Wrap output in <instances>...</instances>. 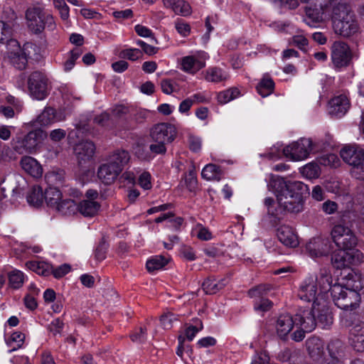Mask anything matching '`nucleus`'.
<instances>
[{
  "instance_id": "obj_1",
  "label": "nucleus",
  "mask_w": 364,
  "mask_h": 364,
  "mask_svg": "<svg viewBox=\"0 0 364 364\" xmlns=\"http://www.w3.org/2000/svg\"><path fill=\"white\" fill-rule=\"evenodd\" d=\"M364 285L360 273L350 270L342 279L341 283L332 285L331 296L334 304L344 311H353L359 307L360 295L359 291Z\"/></svg>"
},
{
  "instance_id": "obj_2",
  "label": "nucleus",
  "mask_w": 364,
  "mask_h": 364,
  "mask_svg": "<svg viewBox=\"0 0 364 364\" xmlns=\"http://www.w3.org/2000/svg\"><path fill=\"white\" fill-rule=\"evenodd\" d=\"M269 186L277 193L280 207L294 213L301 212L304 208L302 191L305 185L301 181H286L283 178L271 175Z\"/></svg>"
},
{
  "instance_id": "obj_3",
  "label": "nucleus",
  "mask_w": 364,
  "mask_h": 364,
  "mask_svg": "<svg viewBox=\"0 0 364 364\" xmlns=\"http://www.w3.org/2000/svg\"><path fill=\"white\" fill-rule=\"evenodd\" d=\"M332 278L327 269H321L316 276L310 275L300 284L298 290L299 298L306 302H312V306L317 305L327 300L326 294L331 292Z\"/></svg>"
},
{
  "instance_id": "obj_4",
  "label": "nucleus",
  "mask_w": 364,
  "mask_h": 364,
  "mask_svg": "<svg viewBox=\"0 0 364 364\" xmlns=\"http://www.w3.org/2000/svg\"><path fill=\"white\" fill-rule=\"evenodd\" d=\"M332 24L334 32L343 37L348 38L359 32V25L355 15L349 6L338 4L332 9Z\"/></svg>"
},
{
  "instance_id": "obj_5",
  "label": "nucleus",
  "mask_w": 364,
  "mask_h": 364,
  "mask_svg": "<svg viewBox=\"0 0 364 364\" xmlns=\"http://www.w3.org/2000/svg\"><path fill=\"white\" fill-rule=\"evenodd\" d=\"M340 155L351 166V176L364 181V149L357 144L346 145L341 150Z\"/></svg>"
},
{
  "instance_id": "obj_6",
  "label": "nucleus",
  "mask_w": 364,
  "mask_h": 364,
  "mask_svg": "<svg viewBox=\"0 0 364 364\" xmlns=\"http://www.w3.org/2000/svg\"><path fill=\"white\" fill-rule=\"evenodd\" d=\"M26 18L28 28L34 33H41L45 29L51 31L56 26L53 16L40 7L28 9L26 13Z\"/></svg>"
},
{
  "instance_id": "obj_7",
  "label": "nucleus",
  "mask_w": 364,
  "mask_h": 364,
  "mask_svg": "<svg viewBox=\"0 0 364 364\" xmlns=\"http://www.w3.org/2000/svg\"><path fill=\"white\" fill-rule=\"evenodd\" d=\"M294 317L296 323V330L291 333V338L293 341L299 342L304 338L306 333L314 330L317 325L314 306H312L311 309L296 314Z\"/></svg>"
},
{
  "instance_id": "obj_8",
  "label": "nucleus",
  "mask_w": 364,
  "mask_h": 364,
  "mask_svg": "<svg viewBox=\"0 0 364 364\" xmlns=\"http://www.w3.org/2000/svg\"><path fill=\"white\" fill-rule=\"evenodd\" d=\"M331 238L339 249H354L358 240L353 231L348 226L338 224L333 227L331 231Z\"/></svg>"
},
{
  "instance_id": "obj_9",
  "label": "nucleus",
  "mask_w": 364,
  "mask_h": 364,
  "mask_svg": "<svg viewBox=\"0 0 364 364\" xmlns=\"http://www.w3.org/2000/svg\"><path fill=\"white\" fill-rule=\"evenodd\" d=\"M46 134L41 129L30 132L23 138H17L14 141V149L20 154H33L43 141Z\"/></svg>"
},
{
  "instance_id": "obj_10",
  "label": "nucleus",
  "mask_w": 364,
  "mask_h": 364,
  "mask_svg": "<svg viewBox=\"0 0 364 364\" xmlns=\"http://www.w3.org/2000/svg\"><path fill=\"white\" fill-rule=\"evenodd\" d=\"M313 150L311 139L301 138L283 149L284 155L294 161H303L309 158Z\"/></svg>"
},
{
  "instance_id": "obj_11",
  "label": "nucleus",
  "mask_w": 364,
  "mask_h": 364,
  "mask_svg": "<svg viewBox=\"0 0 364 364\" xmlns=\"http://www.w3.org/2000/svg\"><path fill=\"white\" fill-rule=\"evenodd\" d=\"M343 324L349 328L348 341L353 348L358 352H364V322L359 320L351 321L346 316L343 319Z\"/></svg>"
},
{
  "instance_id": "obj_12",
  "label": "nucleus",
  "mask_w": 364,
  "mask_h": 364,
  "mask_svg": "<svg viewBox=\"0 0 364 364\" xmlns=\"http://www.w3.org/2000/svg\"><path fill=\"white\" fill-rule=\"evenodd\" d=\"M28 90L31 96L37 100H44L48 95V79L40 72L31 74L28 81Z\"/></svg>"
},
{
  "instance_id": "obj_13",
  "label": "nucleus",
  "mask_w": 364,
  "mask_h": 364,
  "mask_svg": "<svg viewBox=\"0 0 364 364\" xmlns=\"http://www.w3.org/2000/svg\"><path fill=\"white\" fill-rule=\"evenodd\" d=\"M364 258L363 254L358 250L340 249L332 256V262L338 269L360 263Z\"/></svg>"
},
{
  "instance_id": "obj_14",
  "label": "nucleus",
  "mask_w": 364,
  "mask_h": 364,
  "mask_svg": "<svg viewBox=\"0 0 364 364\" xmlns=\"http://www.w3.org/2000/svg\"><path fill=\"white\" fill-rule=\"evenodd\" d=\"M331 61L335 68L347 67L352 59V52L349 46L342 41H336L331 46Z\"/></svg>"
},
{
  "instance_id": "obj_15",
  "label": "nucleus",
  "mask_w": 364,
  "mask_h": 364,
  "mask_svg": "<svg viewBox=\"0 0 364 364\" xmlns=\"http://www.w3.org/2000/svg\"><path fill=\"white\" fill-rule=\"evenodd\" d=\"M332 2L316 4H310L305 9L306 18L305 21L310 26H314L315 23H320L331 17Z\"/></svg>"
},
{
  "instance_id": "obj_16",
  "label": "nucleus",
  "mask_w": 364,
  "mask_h": 364,
  "mask_svg": "<svg viewBox=\"0 0 364 364\" xmlns=\"http://www.w3.org/2000/svg\"><path fill=\"white\" fill-rule=\"evenodd\" d=\"M209 55L205 51H198L181 58V69L189 74H195L205 67Z\"/></svg>"
},
{
  "instance_id": "obj_17",
  "label": "nucleus",
  "mask_w": 364,
  "mask_h": 364,
  "mask_svg": "<svg viewBox=\"0 0 364 364\" xmlns=\"http://www.w3.org/2000/svg\"><path fill=\"white\" fill-rule=\"evenodd\" d=\"M5 42L7 43L6 58L17 69L22 70L25 68L27 59L22 52L19 43L12 38H9Z\"/></svg>"
},
{
  "instance_id": "obj_18",
  "label": "nucleus",
  "mask_w": 364,
  "mask_h": 364,
  "mask_svg": "<svg viewBox=\"0 0 364 364\" xmlns=\"http://www.w3.org/2000/svg\"><path fill=\"white\" fill-rule=\"evenodd\" d=\"M331 250V244L328 239L314 237L306 245V251L312 258L326 256Z\"/></svg>"
},
{
  "instance_id": "obj_19",
  "label": "nucleus",
  "mask_w": 364,
  "mask_h": 364,
  "mask_svg": "<svg viewBox=\"0 0 364 364\" xmlns=\"http://www.w3.org/2000/svg\"><path fill=\"white\" fill-rule=\"evenodd\" d=\"M269 289V285L261 284L249 290L248 294L254 299V308L256 311H267L272 306V302L264 297Z\"/></svg>"
},
{
  "instance_id": "obj_20",
  "label": "nucleus",
  "mask_w": 364,
  "mask_h": 364,
  "mask_svg": "<svg viewBox=\"0 0 364 364\" xmlns=\"http://www.w3.org/2000/svg\"><path fill=\"white\" fill-rule=\"evenodd\" d=\"M176 136V128L168 123L155 125L151 131V136L155 141L170 143Z\"/></svg>"
},
{
  "instance_id": "obj_21",
  "label": "nucleus",
  "mask_w": 364,
  "mask_h": 364,
  "mask_svg": "<svg viewBox=\"0 0 364 364\" xmlns=\"http://www.w3.org/2000/svg\"><path fill=\"white\" fill-rule=\"evenodd\" d=\"M277 237L279 242L287 247L295 248L299 244L297 233L291 226L288 225H281L278 227Z\"/></svg>"
},
{
  "instance_id": "obj_22",
  "label": "nucleus",
  "mask_w": 364,
  "mask_h": 364,
  "mask_svg": "<svg viewBox=\"0 0 364 364\" xmlns=\"http://www.w3.org/2000/svg\"><path fill=\"white\" fill-rule=\"evenodd\" d=\"M296 326L295 317L289 314L280 315L275 324L277 334L280 338L287 339L289 334L296 329Z\"/></svg>"
},
{
  "instance_id": "obj_23",
  "label": "nucleus",
  "mask_w": 364,
  "mask_h": 364,
  "mask_svg": "<svg viewBox=\"0 0 364 364\" xmlns=\"http://www.w3.org/2000/svg\"><path fill=\"white\" fill-rule=\"evenodd\" d=\"M121 172L119 166L112 165L106 161L99 167L97 176L105 184H111L117 179Z\"/></svg>"
},
{
  "instance_id": "obj_24",
  "label": "nucleus",
  "mask_w": 364,
  "mask_h": 364,
  "mask_svg": "<svg viewBox=\"0 0 364 364\" xmlns=\"http://www.w3.org/2000/svg\"><path fill=\"white\" fill-rule=\"evenodd\" d=\"M65 119V115L63 112H56L51 107H46L37 117L36 124L40 126H48L57 122L63 121Z\"/></svg>"
},
{
  "instance_id": "obj_25",
  "label": "nucleus",
  "mask_w": 364,
  "mask_h": 364,
  "mask_svg": "<svg viewBox=\"0 0 364 364\" xmlns=\"http://www.w3.org/2000/svg\"><path fill=\"white\" fill-rule=\"evenodd\" d=\"M314 314L317 324L322 328H327L333 323V316L329 309L327 300L323 301L317 305V308L314 306Z\"/></svg>"
},
{
  "instance_id": "obj_26",
  "label": "nucleus",
  "mask_w": 364,
  "mask_h": 364,
  "mask_svg": "<svg viewBox=\"0 0 364 364\" xmlns=\"http://www.w3.org/2000/svg\"><path fill=\"white\" fill-rule=\"evenodd\" d=\"M350 107V102L346 95H339L333 97L329 102L328 112L336 117H343Z\"/></svg>"
},
{
  "instance_id": "obj_27",
  "label": "nucleus",
  "mask_w": 364,
  "mask_h": 364,
  "mask_svg": "<svg viewBox=\"0 0 364 364\" xmlns=\"http://www.w3.org/2000/svg\"><path fill=\"white\" fill-rule=\"evenodd\" d=\"M203 78L208 82L219 83L229 79L228 73L218 66H210L201 73Z\"/></svg>"
},
{
  "instance_id": "obj_28",
  "label": "nucleus",
  "mask_w": 364,
  "mask_h": 364,
  "mask_svg": "<svg viewBox=\"0 0 364 364\" xmlns=\"http://www.w3.org/2000/svg\"><path fill=\"white\" fill-rule=\"evenodd\" d=\"M95 151V144L89 141L80 142L75 148V152L80 164L90 160L94 156Z\"/></svg>"
},
{
  "instance_id": "obj_29",
  "label": "nucleus",
  "mask_w": 364,
  "mask_h": 364,
  "mask_svg": "<svg viewBox=\"0 0 364 364\" xmlns=\"http://www.w3.org/2000/svg\"><path fill=\"white\" fill-rule=\"evenodd\" d=\"M21 168L25 172L34 178H39L43 174L41 165L31 156H23L20 161Z\"/></svg>"
},
{
  "instance_id": "obj_30",
  "label": "nucleus",
  "mask_w": 364,
  "mask_h": 364,
  "mask_svg": "<svg viewBox=\"0 0 364 364\" xmlns=\"http://www.w3.org/2000/svg\"><path fill=\"white\" fill-rule=\"evenodd\" d=\"M164 6L171 9L176 15L187 16L191 14V7L184 0H163Z\"/></svg>"
},
{
  "instance_id": "obj_31",
  "label": "nucleus",
  "mask_w": 364,
  "mask_h": 364,
  "mask_svg": "<svg viewBox=\"0 0 364 364\" xmlns=\"http://www.w3.org/2000/svg\"><path fill=\"white\" fill-rule=\"evenodd\" d=\"M100 204L89 199H85L77 204V212L85 218H92L97 215Z\"/></svg>"
},
{
  "instance_id": "obj_32",
  "label": "nucleus",
  "mask_w": 364,
  "mask_h": 364,
  "mask_svg": "<svg viewBox=\"0 0 364 364\" xmlns=\"http://www.w3.org/2000/svg\"><path fill=\"white\" fill-rule=\"evenodd\" d=\"M307 350L309 355L315 360H319L324 350V344L323 341L316 337H312L306 341Z\"/></svg>"
},
{
  "instance_id": "obj_33",
  "label": "nucleus",
  "mask_w": 364,
  "mask_h": 364,
  "mask_svg": "<svg viewBox=\"0 0 364 364\" xmlns=\"http://www.w3.org/2000/svg\"><path fill=\"white\" fill-rule=\"evenodd\" d=\"M228 283L227 278L220 280L215 279H207L202 284V288L205 294H213L225 287Z\"/></svg>"
},
{
  "instance_id": "obj_34",
  "label": "nucleus",
  "mask_w": 364,
  "mask_h": 364,
  "mask_svg": "<svg viewBox=\"0 0 364 364\" xmlns=\"http://www.w3.org/2000/svg\"><path fill=\"white\" fill-rule=\"evenodd\" d=\"M130 160V155L129 152L124 150H117L111 154L107 159L112 165H117L119 166L120 171H122L123 167L128 164Z\"/></svg>"
},
{
  "instance_id": "obj_35",
  "label": "nucleus",
  "mask_w": 364,
  "mask_h": 364,
  "mask_svg": "<svg viewBox=\"0 0 364 364\" xmlns=\"http://www.w3.org/2000/svg\"><path fill=\"white\" fill-rule=\"evenodd\" d=\"M329 358L326 359L323 364H344L338 355L341 351L342 345L338 341H332L328 345Z\"/></svg>"
},
{
  "instance_id": "obj_36",
  "label": "nucleus",
  "mask_w": 364,
  "mask_h": 364,
  "mask_svg": "<svg viewBox=\"0 0 364 364\" xmlns=\"http://www.w3.org/2000/svg\"><path fill=\"white\" fill-rule=\"evenodd\" d=\"M224 173L221 168L213 164L206 165L202 170L201 176L208 181H219L223 177Z\"/></svg>"
},
{
  "instance_id": "obj_37",
  "label": "nucleus",
  "mask_w": 364,
  "mask_h": 364,
  "mask_svg": "<svg viewBox=\"0 0 364 364\" xmlns=\"http://www.w3.org/2000/svg\"><path fill=\"white\" fill-rule=\"evenodd\" d=\"M62 198V193L55 187L50 186L45 191L44 199L47 205L52 208L55 209Z\"/></svg>"
},
{
  "instance_id": "obj_38",
  "label": "nucleus",
  "mask_w": 364,
  "mask_h": 364,
  "mask_svg": "<svg viewBox=\"0 0 364 364\" xmlns=\"http://www.w3.org/2000/svg\"><path fill=\"white\" fill-rule=\"evenodd\" d=\"M55 210L65 215H75L77 213V204L73 199H61Z\"/></svg>"
},
{
  "instance_id": "obj_39",
  "label": "nucleus",
  "mask_w": 364,
  "mask_h": 364,
  "mask_svg": "<svg viewBox=\"0 0 364 364\" xmlns=\"http://www.w3.org/2000/svg\"><path fill=\"white\" fill-rule=\"evenodd\" d=\"M26 267L30 270L41 276H48L51 274V264L41 261H30L26 262Z\"/></svg>"
},
{
  "instance_id": "obj_40",
  "label": "nucleus",
  "mask_w": 364,
  "mask_h": 364,
  "mask_svg": "<svg viewBox=\"0 0 364 364\" xmlns=\"http://www.w3.org/2000/svg\"><path fill=\"white\" fill-rule=\"evenodd\" d=\"M24 341L25 335L23 333L20 331L14 332L9 338L6 339V345L11 348V349L8 350V353H11L22 348Z\"/></svg>"
},
{
  "instance_id": "obj_41",
  "label": "nucleus",
  "mask_w": 364,
  "mask_h": 364,
  "mask_svg": "<svg viewBox=\"0 0 364 364\" xmlns=\"http://www.w3.org/2000/svg\"><path fill=\"white\" fill-rule=\"evenodd\" d=\"M274 88V82L268 75H264L257 85V90L259 95L265 97L271 95Z\"/></svg>"
},
{
  "instance_id": "obj_42",
  "label": "nucleus",
  "mask_w": 364,
  "mask_h": 364,
  "mask_svg": "<svg viewBox=\"0 0 364 364\" xmlns=\"http://www.w3.org/2000/svg\"><path fill=\"white\" fill-rule=\"evenodd\" d=\"M43 193L42 188L38 186H33L27 196L28 203L33 207H39L43 202Z\"/></svg>"
},
{
  "instance_id": "obj_43",
  "label": "nucleus",
  "mask_w": 364,
  "mask_h": 364,
  "mask_svg": "<svg viewBox=\"0 0 364 364\" xmlns=\"http://www.w3.org/2000/svg\"><path fill=\"white\" fill-rule=\"evenodd\" d=\"M168 262V259L162 255H156L146 262V268L149 272L161 269Z\"/></svg>"
},
{
  "instance_id": "obj_44",
  "label": "nucleus",
  "mask_w": 364,
  "mask_h": 364,
  "mask_svg": "<svg viewBox=\"0 0 364 364\" xmlns=\"http://www.w3.org/2000/svg\"><path fill=\"white\" fill-rule=\"evenodd\" d=\"M9 285L13 289H19L25 281L24 274L18 269L10 272L8 274Z\"/></svg>"
},
{
  "instance_id": "obj_45",
  "label": "nucleus",
  "mask_w": 364,
  "mask_h": 364,
  "mask_svg": "<svg viewBox=\"0 0 364 364\" xmlns=\"http://www.w3.org/2000/svg\"><path fill=\"white\" fill-rule=\"evenodd\" d=\"M240 96L237 88L232 87L218 93L217 100L220 104L225 105Z\"/></svg>"
},
{
  "instance_id": "obj_46",
  "label": "nucleus",
  "mask_w": 364,
  "mask_h": 364,
  "mask_svg": "<svg viewBox=\"0 0 364 364\" xmlns=\"http://www.w3.org/2000/svg\"><path fill=\"white\" fill-rule=\"evenodd\" d=\"M301 173L308 179H314L319 177L321 171L316 164L309 163L302 167Z\"/></svg>"
},
{
  "instance_id": "obj_47",
  "label": "nucleus",
  "mask_w": 364,
  "mask_h": 364,
  "mask_svg": "<svg viewBox=\"0 0 364 364\" xmlns=\"http://www.w3.org/2000/svg\"><path fill=\"white\" fill-rule=\"evenodd\" d=\"M192 233L200 240H210L213 238L211 232L201 224H197L192 230Z\"/></svg>"
},
{
  "instance_id": "obj_48",
  "label": "nucleus",
  "mask_w": 364,
  "mask_h": 364,
  "mask_svg": "<svg viewBox=\"0 0 364 364\" xmlns=\"http://www.w3.org/2000/svg\"><path fill=\"white\" fill-rule=\"evenodd\" d=\"M160 85L162 92L166 95H171L180 90L179 85L175 80L163 79Z\"/></svg>"
},
{
  "instance_id": "obj_49",
  "label": "nucleus",
  "mask_w": 364,
  "mask_h": 364,
  "mask_svg": "<svg viewBox=\"0 0 364 364\" xmlns=\"http://www.w3.org/2000/svg\"><path fill=\"white\" fill-rule=\"evenodd\" d=\"M142 56V52L138 48L124 49L120 52V57L135 61Z\"/></svg>"
},
{
  "instance_id": "obj_50",
  "label": "nucleus",
  "mask_w": 364,
  "mask_h": 364,
  "mask_svg": "<svg viewBox=\"0 0 364 364\" xmlns=\"http://www.w3.org/2000/svg\"><path fill=\"white\" fill-rule=\"evenodd\" d=\"M291 43L300 50L306 51L308 48L309 41L307 38L302 34L295 35L292 37Z\"/></svg>"
},
{
  "instance_id": "obj_51",
  "label": "nucleus",
  "mask_w": 364,
  "mask_h": 364,
  "mask_svg": "<svg viewBox=\"0 0 364 364\" xmlns=\"http://www.w3.org/2000/svg\"><path fill=\"white\" fill-rule=\"evenodd\" d=\"M175 28L178 33L183 36H188L191 33V26L182 19H178L175 22Z\"/></svg>"
},
{
  "instance_id": "obj_52",
  "label": "nucleus",
  "mask_w": 364,
  "mask_h": 364,
  "mask_svg": "<svg viewBox=\"0 0 364 364\" xmlns=\"http://www.w3.org/2000/svg\"><path fill=\"white\" fill-rule=\"evenodd\" d=\"M139 185L144 190H149L152 187L151 176L147 171H144L139 176Z\"/></svg>"
},
{
  "instance_id": "obj_53",
  "label": "nucleus",
  "mask_w": 364,
  "mask_h": 364,
  "mask_svg": "<svg viewBox=\"0 0 364 364\" xmlns=\"http://www.w3.org/2000/svg\"><path fill=\"white\" fill-rule=\"evenodd\" d=\"M177 320L176 315L167 312L163 314L160 318L161 326L164 329H169L172 327L173 323Z\"/></svg>"
},
{
  "instance_id": "obj_54",
  "label": "nucleus",
  "mask_w": 364,
  "mask_h": 364,
  "mask_svg": "<svg viewBox=\"0 0 364 364\" xmlns=\"http://www.w3.org/2000/svg\"><path fill=\"white\" fill-rule=\"evenodd\" d=\"M136 33L141 37L149 38L152 42H156L152 31L147 27L142 25H136L134 27Z\"/></svg>"
},
{
  "instance_id": "obj_55",
  "label": "nucleus",
  "mask_w": 364,
  "mask_h": 364,
  "mask_svg": "<svg viewBox=\"0 0 364 364\" xmlns=\"http://www.w3.org/2000/svg\"><path fill=\"white\" fill-rule=\"evenodd\" d=\"M11 26L0 21V43H5L11 37Z\"/></svg>"
},
{
  "instance_id": "obj_56",
  "label": "nucleus",
  "mask_w": 364,
  "mask_h": 364,
  "mask_svg": "<svg viewBox=\"0 0 364 364\" xmlns=\"http://www.w3.org/2000/svg\"><path fill=\"white\" fill-rule=\"evenodd\" d=\"M320 164L323 166H330L336 167L339 164L338 156L333 154H330L323 156L320 159Z\"/></svg>"
},
{
  "instance_id": "obj_57",
  "label": "nucleus",
  "mask_w": 364,
  "mask_h": 364,
  "mask_svg": "<svg viewBox=\"0 0 364 364\" xmlns=\"http://www.w3.org/2000/svg\"><path fill=\"white\" fill-rule=\"evenodd\" d=\"M71 270V267L68 264H63L56 268H53L51 266V274H53L55 278L59 279L64 277Z\"/></svg>"
},
{
  "instance_id": "obj_58",
  "label": "nucleus",
  "mask_w": 364,
  "mask_h": 364,
  "mask_svg": "<svg viewBox=\"0 0 364 364\" xmlns=\"http://www.w3.org/2000/svg\"><path fill=\"white\" fill-rule=\"evenodd\" d=\"M188 140L189 149L192 151L198 152L201 149L202 141L200 137L194 135H189Z\"/></svg>"
},
{
  "instance_id": "obj_59",
  "label": "nucleus",
  "mask_w": 364,
  "mask_h": 364,
  "mask_svg": "<svg viewBox=\"0 0 364 364\" xmlns=\"http://www.w3.org/2000/svg\"><path fill=\"white\" fill-rule=\"evenodd\" d=\"M186 186L190 191H193L197 186V178L193 169L190 170L188 175L185 177Z\"/></svg>"
},
{
  "instance_id": "obj_60",
  "label": "nucleus",
  "mask_w": 364,
  "mask_h": 364,
  "mask_svg": "<svg viewBox=\"0 0 364 364\" xmlns=\"http://www.w3.org/2000/svg\"><path fill=\"white\" fill-rule=\"evenodd\" d=\"M63 325V321L60 318H56L49 324L48 328L53 335H57L60 333Z\"/></svg>"
},
{
  "instance_id": "obj_61",
  "label": "nucleus",
  "mask_w": 364,
  "mask_h": 364,
  "mask_svg": "<svg viewBox=\"0 0 364 364\" xmlns=\"http://www.w3.org/2000/svg\"><path fill=\"white\" fill-rule=\"evenodd\" d=\"M181 255L186 260L193 261L196 259L193 249L189 246H183L180 250Z\"/></svg>"
},
{
  "instance_id": "obj_62",
  "label": "nucleus",
  "mask_w": 364,
  "mask_h": 364,
  "mask_svg": "<svg viewBox=\"0 0 364 364\" xmlns=\"http://www.w3.org/2000/svg\"><path fill=\"white\" fill-rule=\"evenodd\" d=\"M311 198L316 201H321L325 198V192L320 186H315L312 188Z\"/></svg>"
},
{
  "instance_id": "obj_63",
  "label": "nucleus",
  "mask_w": 364,
  "mask_h": 364,
  "mask_svg": "<svg viewBox=\"0 0 364 364\" xmlns=\"http://www.w3.org/2000/svg\"><path fill=\"white\" fill-rule=\"evenodd\" d=\"M338 209V205L336 202L331 200H326L322 204V210L326 214H333Z\"/></svg>"
},
{
  "instance_id": "obj_64",
  "label": "nucleus",
  "mask_w": 364,
  "mask_h": 364,
  "mask_svg": "<svg viewBox=\"0 0 364 364\" xmlns=\"http://www.w3.org/2000/svg\"><path fill=\"white\" fill-rule=\"evenodd\" d=\"M203 325L200 323V327L190 326L185 331V336L188 341H192L196 335L202 329Z\"/></svg>"
}]
</instances>
